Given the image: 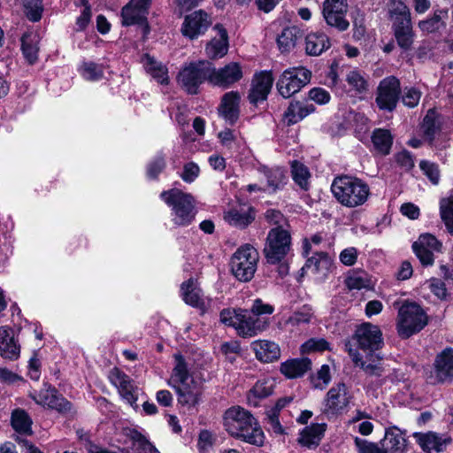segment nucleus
I'll return each instance as SVG.
<instances>
[{
    "instance_id": "f257e3e1",
    "label": "nucleus",
    "mask_w": 453,
    "mask_h": 453,
    "mask_svg": "<svg viewBox=\"0 0 453 453\" xmlns=\"http://www.w3.org/2000/svg\"><path fill=\"white\" fill-rule=\"evenodd\" d=\"M224 426L233 437L244 442L261 447L265 434L256 418L240 406L229 408L224 415Z\"/></svg>"
},
{
    "instance_id": "f03ea898",
    "label": "nucleus",
    "mask_w": 453,
    "mask_h": 453,
    "mask_svg": "<svg viewBox=\"0 0 453 453\" xmlns=\"http://www.w3.org/2000/svg\"><path fill=\"white\" fill-rule=\"evenodd\" d=\"M174 362L169 385L175 389L180 405L188 409L195 407L201 401L202 383L190 374L188 365L181 355L175 354Z\"/></svg>"
},
{
    "instance_id": "7ed1b4c3",
    "label": "nucleus",
    "mask_w": 453,
    "mask_h": 453,
    "mask_svg": "<svg viewBox=\"0 0 453 453\" xmlns=\"http://www.w3.org/2000/svg\"><path fill=\"white\" fill-rule=\"evenodd\" d=\"M160 198L170 209V222L175 228L187 227L196 218V200L188 193L178 188L163 191Z\"/></svg>"
},
{
    "instance_id": "20e7f679",
    "label": "nucleus",
    "mask_w": 453,
    "mask_h": 453,
    "mask_svg": "<svg viewBox=\"0 0 453 453\" xmlns=\"http://www.w3.org/2000/svg\"><path fill=\"white\" fill-rule=\"evenodd\" d=\"M331 190L337 202L347 208L364 205L370 196V188L366 182L349 175L336 177Z\"/></svg>"
},
{
    "instance_id": "39448f33",
    "label": "nucleus",
    "mask_w": 453,
    "mask_h": 453,
    "mask_svg": "<svg viewBox=\"0 0 453 453\" xmlns=\"http://www.w3.org/2000/svg\"><path fill=\"white\" fill-rule=\"evenodd\" d=\"M291 247V235L288 230L277 226L269 231L264 248L265 257L269 264L279 265L277 272L281 278L288 273L287 257Z\"/></svg>"
},
{
    "instance_id": "423d86ee",
    "label": "nucleus",
    "mask_w": 453,
    "mask_h": 453,
    "mask_svg": "<svg viewBox=\"0 0 453 453\" xmlns=\"http://www.w3.org/2000/svg\"><path fill=\"white\" fill-rule=\"evenodd\" d=\"M220 321L234 327L242 337H252L264 332L269 326V319L255 317L251 311L243 309L226 308L220 312Z\"/></svg>"
},
{
    "instance_id": "0eeeda50",
    "label": "nucleus",
    "mask_w": 453,
    "mask_h": 453,
    "mask_svg": "<svg viewBox=\"0 0 453 453\" xmlns=\"http://www.w3.org/2000/svg\"><path fill=\"white\" fill-rule=\"evenodd\" d=\"M258 260V251L250 244H243L231 257V273L237 280L248 282L255 275Z\"/></svg>"
},
{
    "instance_id": "6e6552de",
    "label": "nucleus",
    "mask_w": 453,
    "mask_h": 453,
    "mask_svg": "<svg viewBox=\"0 0 453 453\" xmlns=\"http://www.w3.org/2000/svg\"><path fill=\"white\" fill-rule=\"evenodd\" d=\"M426 324V315L416 303L406 302L400 307L397 317V331L402 337H410L423 329Z\"/></svg>"
},
{
    "instance_id": "1a4fd4ad",
    "label": "nucleus",
    "mask_w": 453,
    "mask_h": 453,
    "mask_svg": "<svg viewBox=\"0 0 453 453\" xmlns=\"http://www.w3.org/2000/svg\"><path fill=\"white\" fill-rule=\"evenodd\" d=\"M352 399V393L345 383H335L326 394L321 411L328 418L338 417L348 411Z\"/></svg>"
},
{
    "instance_id": "9d476101",
    "label": "nucleus",
    "mask_w": 453,
    "mask_h": 453,
    "mask_svg": "<svg viewBox=\"0 0 453 453\" xmlns=\"http://www.w3.org/2000/svg\"><path fill=\"white\" fill-rule=\"evenodd\" d=\"M211 63L206 60L192 61L183 65L178 73L179 84L188 93L196 94L201 84L209 80Z\"/></svg>"
},
{
    "instance_id": "9b49d317",
    "label": "nucleus",
    "mask_w": 453,
    "mask_h": 453,
    "mask_svg": "<svg viewBox=\"0 0 453 453\" xmlns=\"http://www.w3.org/2000/svg\"><path fill=\"white\" fill-rule=\"evenodd\" d=\"M311 78V71L303 66L286 69L277 81V89L284 98H288L308 84Z\"/></svg>"
},
{
    "instance_id": "f8f14e48",
    "label": "nucleus",
    "mask_w": 453,
    "mask_h": 453,
    "mask_svg": "<svg viewBox=\"0 0 453 453\" xmlns=\"http://www.w3.org/2000/svg\"><path fill=\"white\" fill-rule=\"evenodd\" d=\"M347 12V0H325L323 3L322 15L325 21L340 31L347 30L349 26L345 18Z\"/></svg>"
},
{
    "instance_id": "ddd939ff",
    "label": "nucleus",
    "mask_w": 453,
    "mask_h": 453,
    "mask_svg": "<svg viewBox=\"0 0 453 453\" xmlns=\"http://www.w3.org/2000/svg\"><path fill=\"white\" fill-rule=\"evenodd\" d=\"M400 82L394 76L383 79L377 88L376 104L380 110L392 111L398 102Z\"/></svg>"
},
{
    "instance_id": "4468645a",
    "label": "nucleus",
    "mask_w": 453,
    "mask_h": 453,
    "mask_svg": "<svg viewBox=\"0 0 453 453\" xmlns=\"http://www.w3.org/2000/svg\"><path fill=\"white\" fill-rule=\"evenodd\" d=\"M412 250L423 265H432L434 253L442 251V243L431 234H422L412 244Z\"/></svg>"
},
{
    "instance_id": "2eb2a0df",
    "label": "nucleus",
    "mask_w": 453,
    "mask_h": 453,
    "mask_svg": "<svg viewBox=\"0 0 453 453\" xmlns=\"http://www.w3.org/2000/svg\"><path fill=\"white\" fill-rule=\"evenodd\" d=\"M355 339L361 349L369 351L371 357H373L372 353L380 349L383 344L380 329L371 323L360 325L355 332Z\"/></svg>"
},
{
    "instance_id": "dca6fc26",
    "label": "nucleus",
    "mask_w": 453,
    "mask_h": 453,
    "mask_svg": "<svg viewBox=\"0 0 453 453\" xmlns=\"http://www.w3.org/2000/svg\"><path fill=\"white\" fill-rule=\"evenodd\" d=\"M109 379L118 388L121 397L132 407H137L136 401L138 399L140 390L138 387L134 385L133 380L117 368L111 371Z\"/></svg>"
},
{
    "instance_id": "f3484780",
    "label": "nucleus",
    "mask_w": 453,
    "mask_h": 453,
    "mask_svg": "<svg viewBox=\"0 0 453 453\" xmlns=\"http://www.w3.org/2000/svg\"><path fill=\"white\" fill-rule=\"evenodd\" d=\"M210 26L209 15L199 10L185 17L181 26V33L185 37L194 40L203 35Z\"/></svg>"
},
{
    "instance_id": "a211bd4d",
    "label": "nucleus",
    "mask_w": 453,
    "mask_h": 453,
    "mask_svg": "<svg viewBox=\"0 0 453 453\" xmlns=\"http://www.w3.org/2000/svg\"><path fill=\"white\" fill-rule=\"evenodd\" d=\"M242 77V70L238 63L231 62L219 69L210 71L209 81L215 86L228 88L240 81Z\"/></svg>"
},
{
    "instance_id": "6ab92c4d",
    "label": "nucleus",
    "mask_w": 453,
    "mask_h": 453,
    "mask_svg": "<svg viewBox=\"0 0 453 453\" xmlns=\"http://www.w3.org/2000/svg\"><path fill=\"white\" fill-rule=\"evenodd\" d=\"M434 373L435 380L439 383L453 380V348H445L436 355Z\"/></svg>"
},
{
    "instance_id": "aec40b11",
    "label": "nucleus",
    "mask_w": 453,
    "mask_h": 453,
    "mask_svg": "<svg viewBox=\"0 0 453 453\" xmlns=\"http://www.w3.org/2000/svg\"><path fill=\"white\" fill-rule=\"evenodd\" d=\"M273 83V77L271 72L263 71L256 73L248 96L250 102L257 104L259 102L265 101L271 91Z\"/></svg>"
},
{
    "instance_id": "412c9836",
    "label": "nucleus",
    "mask_w": 453,
    "mask_h": 453,
    "mask_svg": "<svg viewBox=\"0 0 453 453\" xmlns=\"http://www.w3.org/2000/svg\"><path fill=\"white\" fill-rule=\"evenodd\" d=\"M30 396L39 405L45 408L54 409L58 411H67L71 404L63 397H60L57 391L51 388H42L39 392H31Z\"/></svg>"
},
{
    "instance_id": "4be33fe9",
    "label": "nucleus",
    "mask_w": 453,
    "mask_h": 453,
    "mask_svg": "<svg viewBox=\"0 0 453 453\" xmlns=\"http://www.w3.org/2000/svg\"><path fill=\"white\" fill-rule=\"evenodd\" d=\"M224 219L230 226L242 229L254 221L255 211L248 204H238L224 212Z\"/></svg>"
},
{
    "instance_id": "5701e85b",
    "label": "nucleus",
    "mask_w": 453,
    "mask_h": 453,
    "mask_svg": "<svg viewBox=\"0 0 453 453\" xmlns=\"http://www.w3.org/2000/svg\"><path fill=\"white\" fill-rule=\"evenodd\" d=\"M215 35L206 44L205 53L208 58L215 59L223 58L228 50V35L222 25L217 24L213 27Z\"/></svg>"
},
{
    "instance_id": "b1692460",
    "label": "nucleus",
    "mask_w": 453,
    "mask_h": 453,
    "mask_svg": "<svg viewBox=\"0 0 453 453\" xmlns=\"http://www.w3.org/2000/svg\"><path fill=\"white\" fill-rule=\"evenodd\" d=\"M326 427V423H312L306 426L299 433L298 443L309 449H316L320 444Z\"/></svg>"
},
{
    "instance_id": "393cba45",
    "label": "nucleus",
    "mask_w": 453,
    "mask_h": 453,
    "mask_svg": "<svg viewBox=\"0 0 453 453\" xmlns=\"http://www.w3.org/2000/svg\"><path fill=\"white\" fill-rule=\"evenodd\" d=\"M333 268V260L326 252H315L306 261L303 270L306 269L319 280L325 279Z\"/></svg>"
},
{
    "instance_id": "a878e982",
    "label": "nucleus",
    "mask_w": 453,
    "mask_h": 453,
    "mask_svg": "<svg viewBox=\"0 0 453 453\" xmlns=\"http://www.w3.org/2000/svg\"><path fill=\"white\" fill-rule=\"evenodd\" d=\"M241 95L237 91L226 93L219 106V115L229 124H234L240 114Z\"/></svg>"
},
{
    "instance_id": "bb28decb",
    "label": "nucleus",
    "mask_w": 453,
    "mask_h": 453,
    "mask_svg": "<svg viewBox=\"0 0 453 453\" xmlns=\"http://www.w3.org/2000/svg\"><path fill=\"white\" fill-rule=\"evenodd\" d=\"M141 64L146 73L157 83L162 85H167L169 83L168 68L166 65L147 53L142 56Z\"/></svg>"
},
{
    "instance_id": "cd10ccee",
    "label": "nucleus",
    "mask_w": 453,
    "mask_h": 453,
    "mask_svg": "<svg viewBox=\"0 0 453 453\" xmlns=\"http://www.w3.org/2000/svg\"><path fill=\"white\" fill-rule=\"evenodd\" d=\"M256 357L264 363H271L276 361L280 357V346L272 341L257 340L254 341L251 345Z\"/></svg>"
},
{
    "instance_id": "c85d7f7f",
    "label": "nucleus",
    "mask_w": 453,
    "mask_h": 453,
    "mask_svg": "<svg viewBox=\"0 0 453 453\" xmlns=\"http://www.w3.org/2000/svg\"><path fill=\"white\" fill-rule=\"evenodd\" d=\"M405 434L396 426L386 429L381 441L382 448L386 453L403 452L406 448Z\"/></svg>"
},
{
    "instance_id": "c756f323",
    "label": "nucleus",
    "mask_w": 453,
    "mask_h": 453,
    "mask_svg": "<svg viewBox=\"0 0 453 453\" xmlns=\"http://www.w3.org/2000/svg\"><path fill=\"white\" fill-rule=\"evenodd\" d=\"M275 387L273 378L258 380L247 394V401L250 406L257 407L259 402L271 395Z\"/></svg>"
},
{
    "instance_id": "7c9ffc66",
    "label": "nucleus",
    "mask_w": 453,
    "mask_h": 453,
    "mask_svg": "<svg viewBox=\"0 0 453 453\" xmlns=\"http://www.w3.org/2000/svg\"><path fill=\"white\" fill-rule=\"evenodd\" d=\"M330 47V39L325 33L311 32L305 37V52L310 56H319Z\"/></svg>"
},
{
    "instance_id": "2f4dec72",
    "label": "nucleus",
    "mask_w": 453,
    "mask_h": 453,
    "mask_svg": "<svg viewBox=\"0 0 453 453\" xmlns=\"http://www.w3.org/2000/svg\"><path fill=\"white\" fill-rule=\"evenodd\" d=\"M413 437L420 448L427 453H438L441 451L448 441L443 440L436 433H414Z\"/></svg>"
},
{
    "instance_id": "473e14b6",
    "label": "nucleus",
    "mask_w": 453,
    "mask_h": 453,
    "mask_svg": "<svg viewBox=\"0 0 453 453\" xmlns=\"http://www.w3.org/2000/svg\"><path fill=\"white\" fill-rule=\"evenodd\" d=\"M311 367V362L307 357L287 360L280 365V372L288 379L302 377Z\"/></svg>"
},
{
    "instance_id": "72a5a7b5",
    "label": "nucleus",
    "mask_w": 453,
    "mask_h": 453,
    "mask_svg": "<svg viewBox=\"0 0 453 453\" xmlns=\"http://www.w3.org/2000/svg\"><path fill=\"white\" fill-rule=\"evenodd\" d=\"M180 292L182 299L187 304L196 308L204 305L202 290L194 279H189L183 282L180 287Z\"/></svg>"
},
{
    "instance_id": "f704fd0d",
    "label": "nucleus",
    "mask_w": 453,
    "mask_h": 453,
    "mask_svg": "<svg viewBox=\"0 0 453 453\" xmlns=\"http://www.w3.org/2000/svg\"><path fill=\"white\" fill-rule=\"evenodd\" d=\"M314 111L315 107L311 104L299 101L291 102L284 113V119L288 125H294Z\"/></svg>"
},
{
    "instance_id": "c9c22d12",
    "label": "nucleus",
    "mask_w": 453,
    "mask_h": 453,
    "mask_svg": "<svg viewBox=\"0 0 453 453\" xmlns=\"http://www.w3.org/2000/svg\"><path fill=\"white\" fill-rule=\"evenodd\" d=\"M395 37L396 42L403 50H409L414 40L411 20H407L393 25Z\"/></svg>"
},
{
    "instance_id": "e433bc0d",
    "label": "nucleus",
    "mask_w": 453,
    "mask_h": 453,
    "mask_svg": "<svg viewBox=\"0 0 453 453\" xmlns=\"http://www.w3.org/2000/svg\"><path fill=\"white\" fill-rule=\"evenodd\" d=\"M22 52L26 59L34 64L37 60L39 36L36 33L29 32L25 34L21 38Z\"/></svg>"
},
{
    "instance_id": "4c0bfd02",
    "label": "nucleus",
    "mask_w": 453,
    "mask_h": 453,
    "mask_svg": "<svg viewBox=\"0 0 453 453\" xmlns=\"http://www.w3.org/2000/svg\"><path fill=\"white\" fill-rule=\"evenodd\" d=\"M312 318L311 310L308 307H303L291 314L285 321L284 326L289 331L300 329L303 326L309 324Z\"/></svg>"
},
{
    "instance_id": "58836bf2",
    "label": "nucleus",
    "mask_w": 453,
    "mask_h": 453,
    "mask_svg": "<svg viewBox=\"0 0 453 453\" xmlns=\"http://www.w3.org/2000/svg\"><path fill=\"white\" fill-rule=\"evenodd\" d=\"M298 29L296 27L284 28L277 37V45L280 52H289L295 48L297 38Z\"/></svg>"
},
{
    "instance_id": "ea45409f",
    "label": "nucleus",
    "mask_w": 453,
    "mask_h": 453,
    "mask_svg": "<svg viewBox=\"0 0 453 453\" xmlns=\"http://www.w3.org/2000/svg\"><path fill=\"white\" fill-rule=\"evenodd\" d=\"M147 14L144 11L128 3L121 10V23L126 27L142 23L146 19Z\"/></svg>"
},
{
    "instance_id": "a19ab883",
    "label": "nucleus",
    "mask_w": 453,
    "mask_h": 453,
    "mask_svg": "<svg viewBox=\"0 0 453 453\" xmlns=\"http://www.w3.org/2000/svg\"><path fill=\"white\" fill-rule=\"evenodd\" d=\"M448 18L446 10H436L431 18L421 20L418 27L425 33H434L444 27V20Z\"/></svg>"
},
{
    "instance_id": "79ce46f5",
    "label": "nucleus",
    "mask_w": 453,
    "mask_h": 453,
    "mask_svg": "<svg viewBox=\"0 0 453 453\" xmlns=\"http://www.w3.org/2000/svg\"><path fill=\"white\" fill-rule=\"evenodd\" d=\"M81 77L88 81H99L104 78V68L103 65L84 61L79 67Z\"/></svg>"
},
{
    "instance_id": "37998d69",
    "label": "nucleus",
    "mask_w": 453,
    "mask_h": 453,
    "mask_svg": "<svg viewBox=\"0 0 453 453\" xmlns=\"http://www.w3.org/2000/svg\"><path fill=\"white\" fill-rule=\"evenodd\" d=\"M388 13L393 25L411 20V13L406 4L401 0H391Z\"/></svg>"
},
{
    "instance_id": "c03bdc74",
    "label": "nucleus",
    "mask_w": 453,
    "mask_h": 453,
    "mask_svg": "<svg viewBox=\"0 0 453 453\" xmlns=\"http://www.w3.org/2000/svg\"><path fill=\"white\" fill-rule=\"evenodd\" d=\"M12 428L20 434H32V420L23 410H16L12 414Z\"/></svg>"
},
{
    "instance_id": "a18cd8bd",
    "label": "nucleus",
    "mask_w": 453,
    "mask_h": 453,
    "mask_svg": "<svg viewBox=\"0 0 453 453\" xmlns=\"http://www.w3.org/2000/svg\"><path fill=\"white\" fill-rule=\"evenodd\" d=\"M372 143L375 149L383 155L390 151L392 146V136L388 130L376 129L372 136Z\"/></svg>"
},
{
    "instance_id": "49530a36",
    "label": "nucleus",
    "mask_w": 453,
    "mask_h": 453,
    "mask_svg": "<svg viewBox=\"0 0 453 453\" xmlns=\"http://www.w3.org/2000/svg\"><path fill=\"white\" fill-rule=\"evenodd\" d=\"M291 168L294 181L301 188L307 190L309 188V180L311 177L308 168L297 161L292 163Z\"/></svg>"
},
{
    "instance_id": "de8ad7c7",
    "label": "nucleus",
    "mask_w": 453,
    "mask_h": 453,
    "mask_svg": "<svg viewBox=\"0 0 453 453\" xmlns=\"http://www.w3.org/2000/svg\"><path fill=\"white\" fill-rule=\"evenodd\" d=\"M134 453H159L158 450L139 432L130 433Z\"/></svg>"
},
{
    "instance_id": "09e8293b",
    "label": "nucleus",
    "mask_w": 453,
    "mask_h": 453,
    "mask_svg": "<svg viewBox=\"0 0 453 453\" xmlns=\"http://www.w3.org/2000/svg\"><path fill=\"white\" fill-rule=\"evenodd\" d=\"M19 346L17 344L11 332L8 335V340L1 342L0 355L4 359L16 360L19 358Z\"/></svg>"
},
{
    "instance_id": "8fccbe9b",
    "label": "nucleus",
    "mask_w": 453,
    "mask_h": 453,
    "mask_svg": "<svg viewBox=\"0 0 453 453\" xmlns=\"http://www.w3.org/2000/svg\"><path fill=\"white\" fill-rule=\"evenodd\" d=\"M268 188L273 191L281 188L287 182V176L281 168H274L265 172Z\"/></svg>"
},
{
    "instance_id": "3c124183",
    "label": "nucleus",
    "mask_w": 453,
    "mask_h": 453,
    "mask_svg": "<svg viewBox=\"0 0 453 453\" xmlns=\"http://www.w3.org/2000/svg\"><path fill=\"white\" fill-rule=\"evenodd\" d=\"M349 355L355 365L360 366L367 374L376 376L381 375L382 369L379 363L377 364L373 362L372 364H367L363 360V357L358 352L352 349H349Z\"/></svg>"
},
{
    "instance_id": "603ef678",
    "label": "nucleus",
    "mask_w": 453,
    "mask_h": 453,
    "mask_svg": "<svg viewBox=\"0 0 453 453\" xmlns=\"http://www.w3.org/2000/svg\"><path fill=\"white\" fill-rule=\"evenodd\" d=\"M441 217L448 229L453 234V196L441 201Z\"/></svg>"
},
{
    "instance_id": "864d4df0",
    "label": "nucleus",
    "mask_w": 453,
    "mask_h": 453,
    "mask_svg": "<svg viewBox=\"0 0 453 453\" xmlns=\"http://www.w3.org/2000/svg\"><path fill=\"white\" fill-rule=\"evenodd\" d=\"M328 349L329 343L324 338H311L301 345L300 351L302 354H311L322 352Z\"/></svg>"
},
{
    "instance_id": "5fc2aeb1",
    "label": "nucleus",
    "mask_w": 453,
    "mask_h": 453,
    "mask_svg": "<svg viewBox=\"0 0 453 453\" xmlns=\"http://www.w3.org/2000/svg\"><path fill=\"white\" fill-rule=\"evenodd\" d=\"M346 81L349 86L358 93L365 92L367 89V81L359 71H350L347 74Z\"/></svg>"
},
{
    "instance_id": "6e6d98bb",
    "label": "nucleus",
    "mask_w": 453,
    "mask_h": 453,
    "mask_svg": "<svg viewBox=\"0 0 453 453\" xmlns=\"http://www.w3.org/2000/svg\"><path fill=\"white\" fill-rule=\"evenodd\" d=\"M220 351L229 363L234 364L241 354V346L235 341L224 342L220 347Z\"/></svg>"
},
{
    "instance_id": "4d7b16f0",
    "label": "nucleus",
    "mask_w": 453,
    "mask_h": 453,
    "mask_svg": "<svg viewBox=\"0 0 453 453\" xmlns=\"http://www.w3.org/2000/svg\"><path fill=\"white\" fill-rule=\"evenodd\" d=\"M26 14L29 20L35 22L42 18V0H27L25 3Z\"/></svg>"
},
{
    "instance_id": "13d9d810",
    "label": "nucleus",
    "mask_w": 453,
    "mask_h": 453,
    "mask_svg": "<svg viewBox=\"0 0 453 453\" xmlns=\"http://www.w3.org/2000/svg\"><path fill=\"white\" fill-rule=\"evenodd\" d=\"M346 285L349 289H368L371 287L370 280L364 275L352 274L346 279Z\"/></svg>"
},
{
    "instance_id": "bf43d9fd",
    "label": "nucleus",
    "mask_w": 453,
    "mask_h": 453,
    "mask_svg": "<svg viewBox=\"0 0 453 453\" xmlns=\"http://www.w3.org/2000/svg\"><path fill=\"white\" fill-rule=\"evenodd\" d=\"M331 381V371L328 365H323L313 380L314 388L324 389Z\"/></svg>"
},
{
    "instance_id": "052dcab7",
    "label": "nucleus",
    "mask_w": 453,
    "mask_h": 453,
    "mask_svg": "<svg viewBox=\"0 0 453 453\" xmlns=\"http://www.w3.org/2000/svg\"><path fill=\"white\" fill-rule=\"evenodd\" d=\"M419 166L424 174L427 176L433 184L436 185L439 183L440 172L435 164L423 160L420 162Z\"/></svg>"
},
{
    "instance_id": "680f3d73",
    "label": "nucleus",
    "mask_w": 453,
    "mask_h": 453,
    "mask_svg": "<svg viewBox=\"0 0 453 453\" xmlns=\"http://www.w3.org/2000/svg\"><path fill=\"white\" fill-rule=\"evenodd\" d=\"M165 166L163 156H157L147 166V175L150 179H156Z\"/></svg>"
},
{
    "instance_id": "e2e57ef3",
    "label": "nucleus",
    "mask_w": 453,
    "mask_h": 453,
    "mask_svg": "<svg viewBox=\"0 0 453 453\" xmlns=\"http://www.w3.org/2000/svg\"><path fill=\"white\" fill-rule=\"evenodd\" d=\"M199 174L200 168L198 165L194 162H188L184 165L180 177L185 182L191 183L199 176Z\"/></svg>"
},
{
    "instance_id": "0e129e2a",
    "label": "nucleus",
    "mask_w": 453,
    "mask_h": 453,
    "mask_svg": "<svg viewBox=\"0 0 453 453\" xmlns=\"http://www.w3.org/2000/svg\"><path fill=\"white\" fill-rule=\"evenodd\" d=\"M82 3L84 5V8L81 11V13L80 14V16L76 19V29L78 31L84 30L88 27V23L90 22L91 16H92L91 8H90L88 1L82 0Z\"/></svg>"
},
{
    "instance_id": "69168bd1",
    "label": "nucleus",
    "mask_w": 453,
    "mask_h": 453,
    "mask_svg": "<svg viewBox=\"0 0 453 453\" xmlns=\"http://www.w3.org/2000/svg\"><path fill=\"white\" fill-rule=\"evenodd\" d=\"M428 288L439 299H445L447 296V289L445 284L439 279L432 278L426 282Z\"/></svg>"
},
{
    "instance_id": "338daca9",
    "label": "nucleus",
    "mask_w": 453,
    "mask_h": 453,
    "mask_svg": "<svg viewBox=\"0 0 453 453\" xmlns=\"http://www.w3.org/2000/svg\"><path fill=\"white\" fill-rule=\"evenodd\" d=\"M214 439L207 430H203L199 434L197 447L200 453H208V450L212 448Z\"/></svg>"
},
{
    "instance_id": "774afa93",
    "label": "nucleus",
    "mask_w": 453,
    "mask_h": 453,
    "mask_svg": "<svg viewBox=\"0 0 453 453\" xmlns=\"http://www.w3.org/2000/svg\"><path fill=\"white\" fill-rule=\"evenodd\" d=\"M420 96L421 93L418 89L410 88L404 90L402 100L404 105L413 108L418 105Z\"/></svg>"
}]
</instances>
